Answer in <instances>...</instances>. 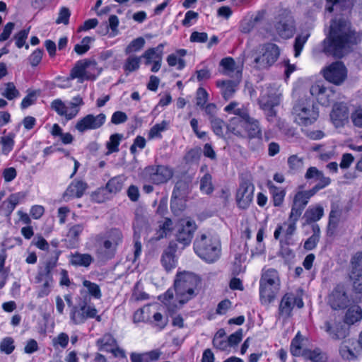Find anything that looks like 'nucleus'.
<instances>
[{"label":"nucleus","instance_id":"obj_51","mask_svg":"<svg viewBox=\"0 0 362 362\" xmlns=\"http://www.w3.org/2000/svg\"><path fill=\"white\" fill-rule=\"evenodd\" d=\"M211 175L206 173L200 180V190L206 194H210L214 191V187L211 182Z\"/></svg>","mask_w":362,"mask_h":362},{"label":"nucleus","instance_id":"obj_61","mask_svg":"<svg viewBox=\"0 0 362 362\" xmlns=\"http://www.w3.org/2000/svg\"><path fill=\"white\" fill-rule=\"evenodd\" d=\"M341 216V210L337 204H332L329 217V224L337 226Z\"/></svg>","mask_w":362,"mask_h":362},{"label":"nucleus","instance_id":"obj_48","mask_svg":"<svg viewBox=\"0 0 362 362\" xmlns=\"http://www.w3.org/2000/svg\"><path fill=\"white\" fill-rule=\"evenodd\" d=\"M122 139V135L120 134H114L110 136L109 141L106 144L107 154L119 151V145Z\"/></svg>","mask_w":362,"mask_h":362},{"label":"nucleus","instance_id":"obj_40","mask_svg":"<svg viewBox=\"0 0 362 362\" xmlns=\"http://www.w3.org/2000/svg\"><path fill=\"white\" fill-rule=\"evenodd\" d=\"M84 306L81 303L76 306H72L70 309V320L74 325H81L86 322V317L83 314Z\"/></svg>","mask_w":362,"mask_h":362},{"label":"nucleus","instance_id":"obj_14","mask_svg":"<svg viewBox=\"0 0 362 362\" xmlns=\"http://www.w3.org/2000/svg\"><path fill=\"white\" fill-rule=\"evenodd\" d=\"M351 271L350 277L354 289L362 293V252H356L351 259Z\"/></svg>","mask_w":362,"mask_h":362},{"label":"nucleus","instance_id":"obj_30","mask_svg":"<svg viewBox=\"0 0 362 362\" xmlns=\"http://www.w3.org/2000/svg\"><path fill=\"white\" fill-rule=\"evenodd\" d=\"M197 228V226L194 221L185 220V224H182V245L187 246L190 244Z\"/></svg>","mask_w":362,"mask_h":362},{"label":"nucleus","instance_id":"obj_36","mask_svg":"<svg viewBox=\"0 0 362 362\" xmlns=\"http://www.w3.org/2000/svg\"><path fill=\"white\" fill-rule=\"evenodd\" d=\"M85 59L77 61L71 69L68 79H78L80 83L84 81Z\"/></svg>","mask_w":362,"mask_h":362},{"label":"nucleus","instance_id":"obj_22","mask_svg":"<svg viewBox=\"0 0 362 362\" xmlns=\"http://www.w3.org/2000/svg\"><path fill=\"white\" fill-rule=\"evenodd\" d=\"M88 187L87 183L78 180H73L64 194L67 200L74 198H81Z\"/></svg>","mask_w":362,"mask_h":362},{"label":"nucleus","instance_id":"obj_1","mask_svg":"<svg viewBox=\"0 0 362 362\" xmlns=\"http://www.w3.org/2000/svg\"><path fill=\"white\" fill-rule=\"evenodd\" d=\"M362 40L357 32L344 17H335L330 22L329 34L322 41V52L327 55L341 58L351 52Z\"/></svg>","mask_w":362,"mask_h":362},{"label":"nucleus","instance_id":"obj_50","mask_svg":"<svg viewBox=\"0 0 362 362\" xmlns=\"http://www.w3.org/2000/svg\"><path fill=\"white\" fill-rule=\"evenodd\" d=\"M145 45V40L142 37L133 40L125 48V54H129L140 51Z\"/></svg>","mask_w":362,"mask_h":362},{"label":"nucleus","instance_id":"obj_34","mask_svg":"<svg viewBox=\"0 0 362 362\" xmlns=\"http://www.w3.org/2000/svg\"><path fill=\"white\" fill-rule=\"evenodd\" d=\"M175 253V249L170 245L162 255L161 262L167 271H170L176 266L177 259Z\"/></svg>","mask_w":362,"mask_h":362},{"label":"nucleus","instance_id":"obj_10","mask_svg":"<svg viewBox=\"0 0 362 362\" xmlns=\"http://www.w3.org/2000/svg\"><path fill=\"white\" fill-rule=\"evenodd\" d=\"M328 305L335 310H344L351 305V298L342 285H337L328 296Z\"/></svg>","mask_w":362,"mask_h":362},{"label":"nucleus","instance_id":"obj_28","mask_svg":"<svg viewBox=\"0 0 362 362\" xmlns=\"http://www.w3.org/2000/svg\"><path fill=\"white\" fill-rule=\"evenodd\" d=\"M244 124L245 125V132L247 133V136L249 139L262 138V129L257 119L250 117L244 122Z\"/></svg>","mask_w":362,"mask_h":362},{"label":"nucleus","instance_id":"obj_17","mask_svg":"<svg viewBox=\"0 0 362 362\" xmlns=\"http://www.w3.org/2000/svg\"><path fill=\"white\" fill-rule=\"evenodd\" d=\"M315 195L310 190L298 192L293 200L291 213V217H300L304 209L307 206L309 199Z\"/></svg>","mask_w":362,"mask_h":362},{"label":"nucleus","instance_id":"obj_41","mask_svg":"<svg viewBox=\"0 0 362 362\" xmlns=\"http://www.w3.org/2000/svg\"><path fill=\"white\" fill-rule=\"evenodd\" d=\"M302 356L305 359L310 360L313 362H325L327 360L325 354L320 349H315L314 350L304 349L302 352Z\"/></svg>","mask_w":362,"mask_h":362},{"label":"nucleus","instance_id":"obj_15","mask_svg":"<svg viewBox=\"0 0 362 362\" xmlns=\"http://www.w3.org/2000/svg\"><path fill=\"white\" fill-rule=\"evenodd\" d=\"M163 49V45L160 44L156 47L146 49L141 55V57L145 59L144 63L146 65L152 64L151 69L152 72H158L161 67Z\"/></svg>","mask_w":362,"mask_h":362},{"label":"nucleus","instance_id":"obj_43","mask_svg":"<svg viewBox=\"0 0 362 362\" xmlns=\"http://www.w3.org/2000/svg\"><path fill=\"white\" fill-rule=\"evenodd\" d=\"M15 134L10 132L1 138L2 154L7 156L13 151L15 145Z\"/></svg>","mask_w":362,"mask_h":362},{"label":"nucleus","instance_id":"obj_37","mask_svg":"<svg viewBox=\"0 0 362 362\" xmlns=\"http://www.w3.org/2000/svg\"><path fill=\"white\" fill-rule=\"evenodd\" d=\"M226 127L229 132L238 136H245V131L243 129H245V125L244 124V122L239 117L232 118Z\"/></svg>","mask_w":362,"mask_h":362},{"label":"nucleus","instance_id":"obj_42","mask_svg":"<svg viewBox=\"0 0 362 362\" xmlns=\"http://www.w3.org/2000/svg\"><path fill=\"white\" fill-rule=\"evenodd\" d=\"M313 235L308 238L304 243L303 247L306 250H314L320 238V229L318 225L315 224L313 226Z\"/></svg>","mask_w":362,"mask_h":362},{"label":"nucleus","instance_id":"obj_31","mask_svg":"<svg viewBox=\"0 0 362 362\" xmlns=\"http://www.w3.org/2000/svg\"><path fill=\"white\" fill-rule=\"evenodd\" d=\"M170 209L175 216H180L181 214V185L178 182L175 184L172 192Z\"/></svg>","mask_w":362,"mask_h":362},{"label":"nucleus","instance_id":"obj_18","mask_svg":"<svg viewBox=\"0 0 362 362\" xmlns=\"http://www.w3.org/2000/svg\"><path fill=\"white\" fill-rule=\"evenodd\" d=\"M254 185L250 182H244L238 189L236 199L240 208L246 209L253 199Z\"/></svg>","mask_w":362,"mask_h":362},{"label":"nucleus","instance_id":"obj_26","mask_svg":"<svg viewBox=\"0 0 362 362\" xmlns=\"http://www.w3.org/2000/svg\"><path fill=\"white\" fill-rule=\"evenodd\" d=\"M69 262L76 267H88L93 262V257L88 253L75 252L70 255Z\"/></svg>","mask_w":362,"mask_h":362},{"label":"nucleus","instance_id":"obj_5","mask_svg":"<svg viewBox=\"0 0 362 362\" xmlns=\"http://www.w3.org/2000/svg\"><path fill=\"white\" fill-rule=\"evenodd\" d=\"M292 114L300 125L308 126L317 121L319 117L317 107L310 98H300L293 105Z\"/></svg>","mask_w":362,"mask_h":362},{"label":"nucleus","instance_id":"obj_38","mask_svg":"<svg viewBox=\"0 0 362 362\" xmlns=\"http://www.w3.org/2000/svg\"><path fill=\"white\" fill-rule=\"evenodd\" d=\"M267 185L269 189L270 193L272 194L274 205L275 206H281L286 195L285 190L276 187L272 181H269Z\"/></svg>","mask_w":362,"mask_h":362},{"label":"nucleus","instance_id":"obj_45","mask_svg":"<svg viewBox=\"0 0 362 362\" xmlns=\"http://www.w3.org/2000/svg\"><path fill=\"white\" fill-rule=\"evenodd\" d=\"M83 100L80 95L75 96L71 101L69 103L67 108L70 119L74 118L80 110V107L83 105Z\"/></svg>","mask_w":362,"mask_h":362},{"label":"nucleus","instance_id":"obj_7","mask_svg":"<svg viewBox=\"0 0 362 362\" xmlns=\"http://www.w3.org/2000/svg\"><path fill=\"white\" fill-rule=\"evenodd\" d=\"M259 56L254 59L255 67L258 69H267L274 64L278 59L280 50L279 47L273 43H266L259 47Z\"/></svg>","mask_w":362,"mask_h":362},{"label":"nucleus","instance_id":"obj_33","mask_svg":"<svg viewBox=\"0 0 362 362\" xmlns=\"http://www.w3.org/2000/svg\"><path fill=\"white\" fill-rule=\"evenodd\" d=\"M362 319V310L357 305H349L344 316V323L354 325Z\"/></svg>","mask_w":362,"mask_h":362},{"label":"nucleus","instance_id":"obj_2","mask_svg":"<svg viewBox=\"0 0 362 362\" xmlns=\"http://www.w3.org/2000/svg\"><path fill=\"white\" fill-rule=\"evenodd\" d=\"M122 232L117 228H111L105 233L93 235L89 240L95 248L98 259L107 261L115 257L118 246L122 243Z\"/></svg>","mask_w":362,"mask_h":362},{"label":"nucleus","instance_id":"obj_8","mask_svg":"<svg viewBox=\"0 0 362 362\" xmlns=\"http://www.w3.org/2000/svg\"><path fill=\"white\" fill-rule=\"evenodd\" d=\"M144 177L154 185L167 182L173 176L172 168L163 165H149L144 168Z\"/></svg>","mask_w":362,"mask_h":362},{"label":"nucleus","instance_id":"obj_57","mask_svg":"<svg viewBox=\"0 0 362 362\" xmlns=\"http://www.w3.org/2000/svg\"><path fill=\"white\" fill-rule=\"evenodd\" d=\"M29 34V29L21 30L14 35V40L16 41V45L18 48H21L25 46V49L29 48V45L25 44V40L28 38Z\"/></svg>","mask_w":362,"mask_h":362},{"label":"nucleus","instance_id":"obj_16","mask_svg":"<svg viewBox=\"0 0 362 362\" xmlns=\"http://www.w3.org/2000/svg\"><path fill=\"white\" fill-rule=\"evenodd\" d=\"M124 179L122 176H116L111 178L106 184L105 187L100 188L95 194V199L98 202H103L105 201L104 196L106 193L115 194L120 192L124 185Z\"/></svg>","mask_w":362,"mask_h":362},{"label":"nucleus","instance_id":"obj_47","mask_svg":"<svg viewBox=\"0 0 362 362\" xmlns=\"http://www.w3.org/2000/svg\"><path fill=\"white\" fill-rule=\"evenodd\" d=\"M1 95L8 100H13L21 96L20 91L13 82L5 83V88L1 92Z\"/></svg>","mask_w":362,"mask_h":362},{"label":"nucleus","instance_id":"obj_64","mask_svg":"<svg viewBox=\"0 0 362 362\" xmlns=\"http://www.w3.org/2000/svg\"><path fill=\"white\" fill-rule=\"evenodd\" d=\"M351 119L355 127L362 128V105L356 107L352 112Z\"/></svg>","mask_w":362,"mask_h":362},{"label":"nucleus","instance_id":"obj_59","mask_svg":"<svg viewBox=\"0 0 362 362\" xmlns=\"http://www.w3.org/2000/svg\"><path fill=\"white\" fill-rule=\"evenodd\" d=\"M37 95L35 90H28L27 95L21 101V108L25 110L34 105L37 101Z\"/></svg>","mask_w":362,"mask_h":362},{"label":"nucleus","instance_id":"obj_19","mask_svg":"<svg viewBox=\"0 0 362 362\" xmlns=\"http://www.w3.org/2000/svg\"><path fill=\"white\" fill-rule=\"evenodd\" d=\"M279 103V97L276 90L271 86L263 88L259 98V104L263 110L272 108L278 105Z\"/></svg>","mask_w":362,"mask_h":362},{"label":"nucleus","instance_id":"obj_60","mask_svg":"<svg viewBox=\"0 0 362 362\" xmlns=\"http://www.w3.org/2000/svg\"><path fill=\"white\" fill-rule=\"evenodd\" d=\"M167 127V122L165 121H163L161 123L156 124L153 125L149 132H148V139H152L154 138H159L161 136V132H163Z\"/></svg>","mask_w":362,"mask_h":362},{"label":"nucleus","instance_id":"obj_58","mask_svg":"<svg viewBox=\"0 0 362 362\" xmlns=\"http://www.w3.org/2000/svg\"><path fill=\"white\" fill-rule=\"evenodd\" d=\"M69 335L64 332H62L52 339V345L55 349L59 347L65 349L69 344Z\"/></svg>","mask_w":362,"mask_h":362},{"label":"nucleus","instance_id":"obj_52","mask_svg":"<svg viewBox=\"0 0 362 362\" xmlns=\"http://www.w3.org/2000/svg\"><path fill=\"white\" fill-rule=\"evenodd\" d=\"M81 305L85 308L83 314L86 321L88 318H95L98 322L101 321V316L98 315V310L93 305L88 304L86 301H83Z\"/></svg>","mask_w":362,"mask_h":362},{"label":"nucleus","instance_id":"obj_21","mask_svg":"<svg viewBox=\"0 0 362 362\" xmlns=\"http://www.w3.org/2000/svg\"><path fill=\"white\" fill-rule=\"evenodd\" d=\"M276 30L281 37H291L295 32L294 21L292 16L286 14L281 18L276 25Z\"/></svg>","mask_w":362,"mask_h":362},{"label":"nucleus","instance_id":"obj_24","mask_svg":"<svg viewBox=\"0 0 362 362\" xmlns=\"http://www.w3.org/2000/svg\"><path fill=\"white\" fill-rule=\"evenodd\" d=\"M220 65L223 66V74L228 76H235L237 78H241V68L236 66L235 60L231 57H226L221 59Z\"/></svg>","mask_w":362,"mask_h":362},{"label":"nucleus","instance_id":"obj_20","mask_svg":"<svg viewBox=\"0 0 362 362\" xmlns=\"http://www.w3.org/2000/svg\"><path fill=\"white\" fill-rule=\"evenodd\" d=\"M325 330L333 339H342L348 334L347 327L335 320L325 322Z\"/></svg>","mask_w":362,"mask_h":362},{"label":"nucleus","instance_id":"obj_4","mask_svg":"<svg viewBox=\"0 0 362 362\" xmlns=\"http://www.w3.org/2000/svg\"><path fill=\"white\" fill-rule=\"evenodd\" d=\"M180 282L181 272L178 270L173 287L168 288L163 295L158 298L167 306L170 316L173 318V325L179 327H181V317L179 315L177 317L174 316L178 313L181 305V296L179 293Z\"/></svg>","mask_w":362,"mask_h":362},{"label":"nucleus","instance_id":"obj_9","mask_svg":"<svg viewBox=\"0 0 362 362\" xmlns=\"http://www.w3.org/2000/svg\"><path fill=\"white\" fill-rule=\"evenodd\" d=\"M200 277L193 272H182V304L194 298L199 293Z\"/></svg>","mask_w":362,"mask_h":362},{"label":"nucleus","instance_id":"obj_44","mask_svg":"<svg viewBox=\"0 0 362 362\" xmlns=\"http://www.w3.org/2000/svg\"><path fill=\"white\" fill-rule=\"evenodd\" d=\"M141 58V57H137L135 55L128 57L123 64V70L124 73L128 75L129 73L138 70L140 67Z\"/></svg>","mask_w":362,"mask_h":362},{"label":"nucleus","instance_id":"obj_53","mask_svg":"<svg viewBox=\"0 0 362 362\" xmlns=\"http://www.w3.org/2000/svg\"><path fill=\"white\" fill-rule=\"evenodd\" d=\"M14 339L11 337L2 339L0 342V351L9 355L15 350Z\"/></svg>","mask_w":362,"mask_h":362},{"label":"nucleus","instance_id":"obj_6","mask_svg":"<svg viewBox=\"0 0 362 362\" xmlns=\"http://www.w3.org/2000/svg\"><path fill=\"white\" fill-rule=\"evenodd\" d=\"M280 280L276 270L269 269L263 272L259 281V295L264 304L274 300L279 289Z\"/></svg>","mask_w":362,"mask_h":362},{"label":"nucleus","instance_id":"obj_54","mask_svg":"<svg viewBox=\"0 0 362 362\" xmlns=\"http://www.w3.org/2000/svg\"><path fill=\"white\" fill-rule=\"evenodd\" d=\"M310 37L309 33H302L296 37L294 43L295 57H298L303 48L304 44Z\"/></svg>","mask_w":362,"mask_h":362},{"label":"nucleus","instance_id":"obj_13","mask_svg":"<svg viewBox=\"0 0 362 362\" xmlns=\"http://www.w3.org/2000/svg\"><path fill=\"white\" fill-rule=\"evenodd\" d=\"M296 305L298 308L303 306L302 299L298 298L294 293H287L281 298L279 307V315L284 319L291 317L292 310Z\"/></svg>","mask_w":362,"mask_h":362},{"label":"nucleus","instance_id":"obj_32","mask_svg":"<svg viewBox=\"0 0 362 362\" xmlns=\"http://www.w3.org/2000/svg\"><path fill=\"white\" fill-rule=\"evenodd\" d=\"M324 214V209L320 205L310 206L305 212L303 218L305 223L310 224L319 221Z\"/></svg>","mask_w":362,"mask_h":362},{"label":"nucleus","instance_id":"obj_3","mask_svg":"<svg viewBox=\"0 0 362 362\" xmlns=\"http://www.w3.org/2000/svg\"><path fill=\"white\" fill-rule=\"evenodd\" d=\"M194 250L202 259L212 263L216 261L221 255V242L216 235L202 234L195 240Z\"/></svg>","mask_w":362,"mask_h":362},{"label":"nucleus","instance_id":"obj_29","mask_svg":"<svg viewBox=\"0 0 362 362\" xmlns=\"http://www.w3.org/2000/svg\"><path fill=\"white\" fill-rule=\"evenodd\" d=\"M216 86L221 89L223 98L226 100L231 98L236 91L238 83L234 81H218Z\"/></svg>","mask_w":362,"mask_h":362},{"label":"nucleus","instance_id":"obj_63","mask_svg":"<svg viewBox=\"0 0 362 362\" xmlns=\"http://www.w3.org/2000/svg\"><path fill=\"white\" fill-rule=\"evenodd\" d=\"M210 122L214 132L218 136H223L225 122L218 117L213 118Z\"/></svg>","mask_w":362,"mask_h":362},{"label":"nucleus","instance_id":"obj_12","mask_svg":"<svg viewBox=\"0 0 362 362\" xmlns=\"http://www.w3.org/2000/svg\"><path fill=\"white\" fill-rule=\"evenodd\" d=\"M106 121V116L104 113H100L98 115L88 114L82 117L76 124L75 128L81 133L88 130L97 129L100 128Z\"/></svg>","mask_w":362,"mask_h":362},{"label":"nucleus","instance_id":"obj_46","mask_svg":"<svg viewBox=\"0 0 362 362\" xmlns=\"http://www.w3.org/2000/svg\"><path fill=\"white\" fill-rule=\"evenodd\" d=\"M50 106L59 116L64 117L67 120H70L67 105L61 99L54 100Z\"/></svg>","mask_w":362,"mask_h":362},{"label":"nucleus","instance_id":"obj_27","mask_svg":"<svg viewBox=\"0 0 362 362\" xmlns=\"http://www.w3.org/2000/svg\"><path fill=\"white\" fill-rule=\"evenodd\" d=\"M84 81H93L101 72L95 59H85Z\"/></svg>","mask_w":362,"mask_h":362},{"label":"nucleus","instance_id":"obj_56","mask_svg":"<svg viewBox=\"0 0 362 362\" xmlns=\"http://www.w3.org/2000/svg\"><path fill=\"white\" fill-rule=\"evenodd\" d=\"M93 41V38L90 37H85L82 39L80 44L74 46V51L78 54L82 55L90 49V44Z\"/></svg>","mask_w":362,"mask_h":362},{"label":"nucleus","instance_id":"obj_55","mask_svg":"<svg viewBox=\"0 0 362 362\" xmlns=\"http://www.w3.org/2000/svg\"><path fill=\"white\" fill-rule=\"evenodd\" d=\"M83 285L88 289V291L90 296L95 299H100L102 296L101 291L99 286L93 282L88 280H84Z\"/></svg>","mask_w":362,"mask_h":362},{"label":"nucleus","instance_id":"obj_62","mask_svg":"<svg viewBox=\"0 0 362 362\" xmlns=\"http://www.w3.org/2000/svg\"><path fill=\"white\" fill-rule=\"evenodd\" d=\"M303 164V158L296 155H292L288 158V165L292 170L297 171L302 169Z\"/></svg>","mask_w":362,"mask_h":362},{"label":"nucleus","instance_id":"obj_11","mask_svg":"<svg viewBox=\"0 0 362 362\" xmlns=\"http://www.w3.org/2000/svg\"><path fill=\"white\" fill-rule=\"evenodd\" d=\"M323 76L329 82L340 85L346 78L347 71L342 62H337L323 69Z\"/></svg>","mask_w":362,"mask_h":362},{"label":"nucleus","instance_id":"obj_25","mask_svg":"<svg viewBox=\"0 0 362 362\" xmlns=\"http://www.w3.org/2000/svg\"><path fill=\"white\" fill-rule=\"evenodd\" d=\"M349 110L346 104L343 103L334 105L330 113V117L335 124H339L341 122L348 118Z\"/></svg>","mask_w":362,"mask_h":362},{"label":"nucleus","instance_id":"obj_49","mask_svg":"<svg viewBox=\"0 0 362 362\" xmlns=\"http://www.w3.org/2000/svg\"><path fill=\"white\" fill-rule=\"evenodd\" d=\"M302 341L303 337L300 332H298L296 337L293 339L291 344L290 351L293 356H302Z\"/></svg>","mask_w":362,"mask_h":362},{"label":"nucleus","instance_id":"obj_39","mask_svg":"<svg viewBox=\"0 0 362 362\" xmlns=\"http://www.w3.org/2000/svg\"><path fill=\"white\" fill-rule=\"evenodd\" d=\"M96 344L99 350H105L109 352L117 345V341L111 334L107 333L97 340Z\"/></svg>","mask_w":362,"mask_h":362},{"label":"nucleus","instance_id":"obj_35","mask_svg":"<svg viewBox=\"0 0 362 362\" xmlns=\"http://www.w3.org/2000/svg\"><path fill=\"white\" fill-rule=\"evenodd\" d=\"M86 225L84 223H78L70 226L67 231L66 237L69 242L73 244L78 243L80 237L82 235Z\"/></svg>","mask_w":362,"mask_h":362},{"label":"nucleus","instance_id":"obj_23","mask_svg":"<svg viewBox=\"0 0 362 362\" xmlns=\"http://www.w3.org/2000/svg\"><path fill=\"white\" fill-rule=\"evenodd\" d=\"M310 92L313 96L316 97L318 102L322 105H329L332 100L330 98L331 95H332V91L322 85H313L310 87Z\"/></svg>","mask_w":362,"mask_h":362}]
</instances>
